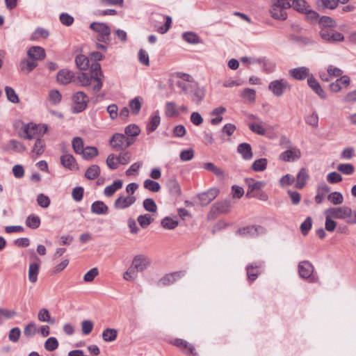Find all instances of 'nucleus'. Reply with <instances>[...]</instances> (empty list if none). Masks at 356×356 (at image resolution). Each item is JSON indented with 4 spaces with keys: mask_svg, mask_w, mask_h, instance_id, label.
<instances>
[{
    "mask_svg": "<svg viewBox=\"0 0 356 356\" xmlns=\"http://www.w3.org/2000/svg\"><path fill=\"white\" fill-rule=\"evenodd\" d=\"M269 14L276 20L284 21L287 19L286 10L291 7V0H270Z\"/></svg>",
    "mask_w": 356,
    "mask_h": 356,
    "instance_id": "nucleus-1",
    "label": "nucleus"
},
{
    "mask_svg": "<svg viewBox=\"0 0 356 356\" xmlns=\"http://www.w3.org/2000/svg\"><path fill=\"white\" fill-rule=\"evenodd\" d=\"M151 23L159 33L164 34L171 26L172 18L160 13H154L152 15Z\"/></svg>",
    "mask_w": 356,
    "mask_h": 356,
    "instance_id": "nucleus-2",
    "label": "nucleus"
},
{
    "mask_svg": "<svg viewBox=\"0 0 356 356\" xmlns=\"http://www.w3.org/2000/svg\"><path fill=\"white\" fill-rule=\"evenodd\" d=\"M134 143V138L118 133L113 134L110 140V145L115 151H124Z\"/></svg>",
    "mask_w": 356,
    "mask_h": 356,
    "instance_id": "nucleus-3",
    "label": "nucleus"
},
{
    "mask_svg": "<svg viewBox=\"0 0 356 356\" xmlns=\"http://www.w3.org/2000/svg\"><path fill=\"white\" fill-rule=\"evenodd\" d=\"M291 86L284 79L272 81L268 84V90L275 96L281 97L284 92L290 91Z\"/></svg>",
    "mask_w": 356,
    "mask_h": 356,
    "instance_id": "nucleus-4",
    "label": "nucleus"
},
{
    "mask_svg": "<svg viewBox=\"0 0 356 356\" xmlns=\"http://www.w3.org/2000/svg\"><path fill=\"white\" fill-rule=\"evenodd\" d=\"M314 266L308 261H300L298 264V273L303 279H307L309 282L314 283L318 281V277L313 275Z\"/></svg>",
    "mask_w": 356,
    "mask_h": 356,
    "instance_id": "nucleus-5",
    "label": "nucleus"
},
{
    "mask_svg": "<svg viewBox=\"0 0 356 356\" xmlns=\"http://www.w3.org/2000/svg\"><path fill=\"white\" fill-rule=\"evenodd\" d=\"M177 77L179 78V80L177 81V85L186 95L197 84L189 74L179 73Z\"/></svg>",
    "mask_w": 356,
    "mask_h": 356,
    "instance_id": "nucleus-6",
    "label": "nucleus"
},
{
    "mask_svg": "<svg viewBox=\"0 0 356 356\" xmlns=\"http://www.w3.org/2000/svg\"><path fill=\"white\" fill-rule=\"evenodd\" d=\"M325 213H327L329 217L337 219H344L350 218L353 213L352 209L346 206L339 207H331L325 211Z\"/></svg>",
    "mask_w": 356,
    "mask_h": 356,
    "instance_id": "nucleus-7",
    "label": "nucleus"
},
{
    "mask_svg": "<svg viewBox=\"0 0 356 356\" xmlns=\"http://www.w3.org/2000/svg\"><path fill=\"white\" fill-rule=\"evenodd\" d=\"M90 71L92 74L93 80L96 81V84L92 87V91L97 92L102 88V79L104 77L101 70V65L94 61L90 65Z\"/></svg>",
    "mask_w": 356,
    "mask_h": 356,
    "instance_id": "nucleus-8",
    "label": "nucleus"
},
{
    "mask_svg": "<svg viewBox=\"0 0 356 356\" xmlns=\"http://www.w3.org/2000/svg\"><path fill=\"white\" fill-rule=\"evenodd\" d=\"M74 106L72 107L73 113H80L86 109L87 106L88 97L83 92H76L72 97Z\"/></svg>",
    "mask_w": 356,
    "mask_h": 356,
    "instance_id": "nucleus-9",
    "label": "nucleus"
},
{
    "mask_svg": "<svg viewBox=\"0 0 356 356\" xmlns=\"http://www.w3.org/2000/svg\"><path fill=\"white\" fill-rule=\"evenodd\" d=\"M151 264L150 259L144 254H138L133 259L131 265L138 271H144Z\"/></svg>",
    "mask_w": 356,
    "mask_h": 356,
    "instance_id": "nucleus-10",
    "label": "nucleus"
},
{
    "mask_svg": "<svg viewBox=\"0 0 356 356\" xmlns=\"http://www.w3.org/2000/svg\"><path fill=\"white\" fill-rule=\"evenodd\" d=\"M300 157V150L298 148H292L282 152L279 156V159L284 162H294Z\"/></svg>",
    "mask_w": 356,
    "mask_h": 356,
    "instance_id": "nucleus-11",
    "label": "nucleus"
},
{
    "mask_svg": "<svg viewBox=\"0 0 356 356\" xmlns=\"http://www.w3.org/2000/svg\"><path fill=\"white\" fill-rule=\"evenodd\" d=\"M218 189L211 188L206 192L199 194L197 199L202 206H207L218 196Z\"/></svg>",
    "mask_w": 356,
    "mask_h": 356,
    "instance_id": "nucleus-12",
    "label": "nucleus"
},
{
    "mask_svg": "<svg viewBox=\"0 0 356 356\" xmlns=\"http://www.w3.org/2000/svg\"><path fill=\"white\" fill-rule=\"evenodd\" d=\"M136 201L135 196H123L118 197L114 202V207L116 209H125Z\"/></svg>",
    "mask_w": 356,
    "mask_h": 356,
    "instance_id": "nucleus-13",
    "label": "nucleus"
},
{
    "mask_svg": "<svg viewBox=\"0 0 356 356\" xmlns=\"http://www.w3.org/2000/svg\"><path fill=\"white\" fill-rule=\"evenodd\" d=\"M170 343L181 350H186L189 352L191 356H198L197 353L195 351L194 346L188 343L186 340L182 339L176 338L170 341Z\"/></svg>",
    "mask_w": 356,
    "mask_h": 356,
    "instance_id": "nucleus-14",
    "label": "nucleus"
},
{
    "mask_svg": "<svg viewBox=\"0 0 356 356\" xmlns=\"http://www.w3.org/2000/svg\"><path fill=\"white\" fill-rule=\"evenodd\" d=\"M187 95L191 98L193 102L199 105L205 97V90L197 84Z\"/></svg>",
    "mask_w": 356,
    "mask_h": 356,
    "instance_id": "nucleus-15",
    "label": "nucleus"
},
{
    "mask_svg": "<svg viewBox=\"0 0 356 356\" xmlns=\"http://www.w3.org/2000/svg\"><path fill=\"white\" fill-rule=\"evenodd\" d=\"M184 271H177L166 274L159 280V284L163 286L172 284L177 280L181 278L184 275Z\"/></svg>",
    "mask_w": 356,
    "mask_h": 356,
    "instance_id": "nucleus-16",
    "label": "nucleus"
},
{
    "mask_svg": "<svg viewBox=\"0 0 356 356\" xmlns=\"http://www.w3.org/2000/svg\"><path fill=\"white\" fill-rule=\"evenodd\" d=\"M232 205L229 200H222L214 204L211 209V212L216 213H227L231 209Z\"/></svg>",
    "mask_w": 356,
    "mask_h": 356,
    "instance_id": "nucleus-17",
    "label": "nucleus"
},
{
    "mask_svg": "<svg viewBox=\"0 0 356 356\" xmlns=\"http://www.w3.org/2000/svg\"><path fill=\"white\" fill-rule=\"evenodd\" d=\"M291 76L296 80H304L309 76V69L307 67H300L291 69L289 71Z\"/></svg>",
    "mask_w": 356,
    "mask_h": 356,
    "instance_id": "nucleus-18",
    "label": "nucleus"
},
{
    "mask_svg": "<svg viewBox=\"0 0 356 356\" xmlns=\"http://www.w3.org/2000/svg\"><path fill=\"white\" fill-rule=\"evenodd\" d=\"M245 182L248 186V190L246 193V197H252V192L256 190H260L266 186V183L262 181H255L252 178L245 179Z\"/></svg>",
    "mask_w": 356,
    "mask_h": 356,
    "instance_id": "nucleus-19",
    "label": "nucleus"
},
{
    "mask_svg": "<svg viewBox=\"0 0 356 356\" xmlns=\"http://www.w3.org/2000/svg\"><path fill=\"white\" fill-rule=\"evenodd\" d=\"M27 55L31 59L36 61L44 59L46 56L44 49L38 46H33L29 48Z\"/></svg>",
    "mask_w": 356,
    "mask_h": 356,
    "instance_id": "nucleus-20",
    "label": "nucleus"
},
{
    "mask_svg": "<svg viewBox=\"0 0 356 356\" xmlns=\"http://www.w3.org/2000/svg\"><path fill=\"white\" fill-rule=\"evenodd\" d=\"M308 86L314 90L315 93H316L321 99H325L326 98V93L321 88L318 81L311 76L307 79Z\"/></svg>",
    "mask_w": 356,
    "mask_h": 356,
    "instance_id": "nucleus-21",
    "label": "nucleus"
},
{
    "mask_svg": "<svg viewBox=\"0 0 356 356\" xmlns=\"http://www.w3.org/2000/svg\"><path fill=\"white\" fill-rule=\"evenodd\" d=\"M263 229V227L260 225H249L238 230V232L240 235L245 236H257L261 230Z\"/></svg>",
    "mask_w": 356,
    "mask_h": 356,
    "instance_id": "nucleus-22",
    "label": "nucleus"
},
{
    "mask_svg": "<svg viewBox=\"0 0 356 356\" xmlns=\"http://www.w3.org/2000/svg\"><path fill=\"white\" fill-rule=\"evenodd\" d=\"M237 152L241 154L245 160H250L253 156L252 147L249 143H243L239 144L237 147Z\"/></svg>",
    "mask_w": 356,
    "mask_h": 356,
    "instance_id": "nucleus-23",
    "label": "nucleus"
},
{
    "mask_svg": "<svg viewBox=\"0 0 356 356\" xmlns=\"http://www.w3.org/2000/svg\"><path fill=\"white\" fill-rule=\"evenodd\" d=\"M73 76L74 74L72 72L67 69H63L57 74V81L63 85H66L72 81Z\"/></svg>",
    "mask_w": 356,
    "mask_h": 356,
    "instance_id": "nucleus-24",
    "label": "nucleus"
},
{
    "mask_svg": "<svg viewBox=\"0 0 356 356\" xmlns=\"http://www.w3.org/2000/svg\"><path fill=\"white\" fill-rule=\"evenodd\" d=\"M108 207L102 201H95L91 205V212L97 215L106 214Z\"/></svg>",
    "mask_w": 356,
    "mask_h": 356,
    "instance_id": "nucleus-25",
    "label": "nucleus"
},
{
    "mask_svg": "<svg viewBox=\"0 0 356 356\" xmlns=\"http://www.w3.org/2000/svg\"><path fill=\"white\" fill-rule=\"evenodd\" d=\"M10 149L17 152H22L26 150V147L22 143L12 139L6 145L3 147V150L4 152H8Z\"/></svg>",
    "mask_w": 356,
    "mask_h": 356,
    "instance_id": "nucleus-26",
    "label": "nucleus"
},
{
    "mask_svg": "<svg viewBox=\"0 0 356 356\" xmlns=\"http://www.w3.org/2000/svg\"><path fill=\"white\" fill-rule=\"evenodd\" d=\"M23 132L24 134V136H23V138L25 139L31 140L35 138H37V124L30 123L25 125Z\"/></svg>",
    "mask_w": 356,
    "mask_h": 356,
    "instance_id": "nucleus-27",
    "label": "nucleus"
},
{
    "mask_svg": "<svg viewBox=\"0 0 356 356\" xmlns=\"http://www.w3.org/2000/svg\"><path fill=\"white\" fill-rule=\"evenodd\" d=\"M166 185L170 195L175 197H178L181 195V188L178 181L176 179H169Z\"/></svg>",
    "mask_w": 356,
    "mask_h": 356,
    "instance_id": "nucleus-28",
    "label": "nucleus"
},
{
    "mask_svg": "<svg viewBox=\"0 0 356 356\" xmlns=\"http://www.w3.org/2000/svg\"><path fill=\"white\" fill-rule=\"evenodd\" d=\"M248 279L250 282L254 281L261 273L260 266L249 265L246 267Z\"/></svg>",
    "mask_w": 356,
    "mask_h": 356,
    "instance_id": "nucleus-29",
    "label": "nucleus"
},
{
    "mask_svg": "<svg viewBox=\"0 0 356 356\" xmlns=\"http://www.w3.org/2000/svg\"><path fill=\"white\" fill-rule=\"evenodd\" d=\"M90 27L99 34H104V35H110L111 34V29L106 24L93 22L90 24Z\"/></svg>",
    "mask_w": 356,
    "mask_h": 356,
    "instance_id": "nucleus-30",
    "label": "nucleus"
},
{
    "mask_svg": "<svg viewBox=\"0 0 356 356\" xmlns=\"http://www.w3.org/2000/svg\"><path fill=\"white\" fill-rule=\"evenodd\" d=\"M204 168L209 172H211L220 179H223L225 178L224 171L220 168L215 165L212 163H204Z\"/></svg>",
    "mask_w": 356,
    "mask_h": 356,
    "instance_id": "nucleus-31",
    "label": "nucleus"
},
{
    "mask_svg": "<svg viewBox=\"0 0 356 356\" xmlns=\"http://www.w3.org/2000/svg\"><path fill=\"white\" fill-rule=\"evenodd\" d=\"M38 318L40 322L48 323L51 325L56 323L55 318L51 316L49 312L45 308H42L39 311Z\"/></svg>",
    "mask_w": 356,
    "mask_h": 356,
    "instance_id": "nucleus-32",
    "label": "nucleus"
},
{
    "mask_svg": "<svg viewBox=\"0 0 356 356\" xmlns=\"http://www.w3.org/2000/svg\"><path fill=\"white\" fill-rule=\"evenodd\" d=\"M122 181L118 179L113 181V183L104 188V193L107 197H111L117 190L122 187Z\"/></svg>",
    "mask_w": 356,
    "mask_h": 356,
    "instance_id": "nucleus-33",
    "label": "nucleus"
},
{
    "mask_svg": "<svg viewBox=\"0 0 356 356\" xmlns=\"http://www.w3.org/2000/svg\"><path fill=\"white\" fill-rule=\"evenodd\" d=\"M308 177L309 175L307 170L305 168H301L297 175L296 187L298 188H302L305 186Z\"/></svg>",
    "mask_w": 356,
    "mask_h": 356,
    "instance_id": "nucleus-34",
    "label": "nucleus"
},
{
    "mask_svg": "<svg viewBox=\"0 0 356 356\" xmlns=\"http://www.w3.org/2000/svg\"><path fill=\"white\" fill-rule=\"evenodd\" d=\"M75 63L80 70H86L90 66L89 58L83 54L76 56Z\"/></svg>",
    "mask_w": 356,
    "mask_h": 356,
    "instance_id": "nucleus-35",
    "label": "nucleus"
},
{
    "mask_svg": "<svg viewBox=\"0 0 356 356\" xmlns=\"http://www.w3.org/2000/svg\"><path fill=\"white\" fill-rule=\"evenodd\" d=\"M37 66L38 63L33 59H24L20 63L21 70L26 71L27 74L31 72Z\"/></svg>",
    "mask_w": 356,
    "mask_h": 356,
    "instance_id": "nucleus-36",
    "label": "nucleus"
},
{
    "mask_svg": "<svg viewBox=\"0 0 356 356\" xmlns=\"http://www.w3.org/2000/svg\"><path fill=\"white\" fill-rule=\"evenodd\" d=\"M165 113L167 117L172 118L179 115L177 105L173 102H168L165 104Z\"/></svg>",
    "mask_w": 356,
    "mask_h": 356,
    "instance_id": "nucleus-37",
    "label": "nucleus"
},
{
    "mask_svg": "<svg viewBox=\"0 0 356 356\" xmlns=\"http://www.w3.org/2000/svg\"><path fill=\"white\" fill-rule=\"evenodd\" d=\"M118 331L114 328H106L102 332V339L104 341L111 342L116 339Z\"/></svg>",
    "mask_w": 356,
    "mask_h": 356,
    "instance_id": "nucleus-38",
    "label": "nucleus"
},
{
    "mask_svg": "<svg viewBox=\"0 0 356 356\" xmlns=\"http://www.w3.org/2000/svg\"><path fill=\"white\" fill-rule=\"evenodd\" d=\"M39 273V265L36 263H32L29 267V280L35 283L38 280V275Z\"/></svg>",
    "mask_w": 356,
    "mask_h": 356,
    "instance_id": "nucleus-39",
    "label": "nucleus"
},
{
    "mask_svg": "<svg viewBox=\"0 0 356 356\" xmlns=\"http://www.w3.org/2000/svg\"><path fill=\"white\" fill-rule=\"evenodd\" d=\"M319 26L321 29L334 28L336 27V22L332 17L328 16H322L319 19Z\"/></svg>",
    "mask_w": 356,
    "mask_h": 356,
    "instance_id": "nucleus-40",
    "label": "nucleus"
},
{
    "mask_svg": "<svg viewBox=\"0 0 356 356\" xmlns=\"http://www.w3.org/2000/svg\"><path fill=\"white\" fill-rule=\"evenodd\" d=\"M100 168L97 165H90L86 171L85 177L90 180H93L99 177Z\"/></svg>",
    "mask_w": 356,
    "mask_h": 356,
    "instance_id": "nucleus-41",
    "label": "nucleus"
},
{
    "mask_svg": "<svg viewBox=\"0 0 356 356\" xmlns=\"http://www.w3.org/2000/svg\"><path fill=\"white\" fill-rule=\"evenodd\" d=\"M268 165V160L265 158H261L255 160L252 164V169L254 172H261L266 169Z\"/></svg>",
    "mask_w": 356,
    "mask_h": 356,
    "instance_id": "nucleus-42",
    "label": "nucleus"
},
{
    "mask_svg": "<svg viewBox=\"0 0 356 356\" xmlns=\"http://www.w3.org/2000/svg\"><path fill=\"white\" fill-rule=\"evenodd\" d=\"M291 6L299 13H305L309 6L305 0H291Z\"/></svg>",
    "mask_w": 356,
    "mask_h": 356,
    "instance_id": "nucleus-43",
    "label": "nucleus"
},
{
    "mask_svg": "<svg viewBox=\"0 0 356 356\" xmlns=\"http://www.w3.org/2000/svg\"><path fill=\"white\" fill-rule=\"evenodd\" d=\"M61 163L70 170L73 169L75 166V159L72 154H65L60 156Z\"/></svg>",
    "mask_w": 356,
    "mask_h": 356,
    "instance_id": "nucleus-44",
    "label": "nucleus"
},
{
    "mask_svg": "<svg viewBox=\"0 0 356 356\" xmlns=\"http://www.w3.org/2000/svg\"><path fill=\"white\" fill-rule=\"evenodd\" d=\"M99 154L97 148L95 147L88 146L86 147L83 152H82L81 155L84 159L90 160L95 156H97Z\"/></svg>",
    "mask_w": 356,
    "mask_h": 356,
    "instance_id": "nucleus-45",
    "label": "nucleus"
},
{
    "mask_svg": "<svg viewBox=\"0 0 356 356\" xmlns=\"http://www.w3.org/2000/svg\"><path fill=\"white\" fill-rule=\"evenodd\" d=\"M40 225V218L38 216L30 215L26 220V225L31 229H37Z\"/></svg>",
    "mask_w": 356,
    "mask_h": 356,
    "instance_id": "nucleus-46",
    "label": "nucleus"
},
{
    "mask_svg": "<svg viewBox=\"0 0 356 356\" xmlns=\"http://www.w3.org/2000/svg\"><path fill=\"white\" fill-rule=\"evenodd\" d=\"M5 92H6L7 99L9 102L14 103V104H17V103L19 102V97L13 88L10 87V86H6L5 87Z\"/></svg>",
    "mask_w": 356,
    "mask_h": 356,
    "instance_id": "nucleus-47",
    "label": "nucleus"
},
{
    "mask_svg": "<svg viewBox=\"0 0 356 356\" xmlns=\"http://www.w3.org/2000/svg\"><path fill=\"white\" fill-rule=\"evenodd\" d=\"M161 118L160 116L156 114L152 116L150 119L149 124L147 126V131L148 134L152 132L156 129L160 124Z\"/></svg>",
    "mask_w": 356,
    "mask_h": 356,
    "instance_id": "nucleus-48",
    "label": "nucleus"
},
{
    "mask_svg": "<svg viewBox=\"0 0 356 356\" xmlns=\"http://www.w3.org/2000/svg\"><path fill=\"white\" fill-rule=\"evenodd\" d=\"M77 79L80 82L81 86L87 87L91 84L93 77L92 75L89 76L86 73L81 72L77 75Z\"/></svg>",
    "mask_w": 356,
    "mask_h": 356,
    "instance_id": "nucleus-49",
    "label": "nucleus"
},
{
    "mask_svg": "<svg viewBox=\"0 0 356 356\" xmlns=\"http://www.w3.org/2000/svg\"><path fill=\"white\" fill-rule=\"evenodd\" d=\"M143 186L145 189L152 192H158L161 188L160 184L157 181L149 179L145 180Z\"/></svg>",
    "mask_w": 356,
    "mask_h": 356,
    "instance_id": "nucleus-50",
    "label": "nucleus"
},
{
    "mask_svg": "<svg viewBox=\"0 0 356 356\" xmlns=\"http://www.w3.org/2000/svg\"><path fill=\"white\" fill-rule=\"evenodd\" d=\"M72 148L76 154H81L83 152V142L81 138L75 137L73 138Z\"/></svg>",
    "mask_w": 356,
    "mask_h": 356,
    "instance_id": "nucleus-51",
    "label": "nucleus"
},
{
    "mask_svg": "<svg viewBox=\"0 0 356 356\" xmlns=\"http://www.w3.org/2000/svg\"><path fill=\"white\" fill-rule=\"evenodd\" d=\"M327 200L333 204H341L343 201V197L340 192H332L327 195Z\"/></svg>",
    "mask_w": 356,
    "mask_h": 356,
    "instance_id": "nucleus-52",
    "label": "nucleus"
},
{
    "mask_svg": "<svg viewBox=\"0 0 356 356\" xmlns=\"http://www.w3.org/2000/svg\"><path fill=\"white\" fill-rule=\"evenodd\" d=\"M138 270L131 265L123 275V278L127 281H133L138 276Z\"/></svg>",
    "mask_w": 356,
    "mask_h": 356,
    "instance_id": "nucleus-53",
    "label": "nucleus"
},
{
    "mask_svg": "<svg viewBox=\"0 0 356 356\" xmlns=\"http://www.w3.org/2000/svg\"><path fill=\"white\" fill-rule=\"evenodd\" d=\"M140 226L142 228H147L154 220L149 214L140 215L137 219Z\"/></svg>",
    "mask_w": 356,
    "mask_h": 356,
    "instance_id": "nucleus-54",
    "label": "nucleus"
},
{
    "mask_svg": "<svg viewBox=\"0 0 356 356\" xmlns=\"http://www.w3.org/2000/svg\"><path fill=\"white\" fill-rule=\"evenodd\" d=\"M337 170L343 175H350L354 172L355 168L350 163H341L338 165Z\"/></svg>",
    "mask_w": 356,
    "mask_h": 356,
    "instance_id": "nucleus-55",
    "label": "nucleus"
},
{
    "mask_svg": "<svg viewBox=\"0 0 356 356\" xmlns=\"http://www.w3.org/2000/svg\"><path fill=\"white\" fill-rule=\"evenodd\" d=\"M144 209L149 212L154 213L157 211V206L154 200L152 198H147L143 201Z\"/></svg>",
    "mask_w": 356,
    "mask_h": 356,
    "instance_id": "nucleus-56",
    "label": "nucleus"
},
{
    "mask_svg": "<svg viewBox=\"0 0 356 356\" xmlns=\"http://www.w3.org/2000/svg\"><path fill=\"white\" fill-rule=\"evenodd\" d=\"M44 146H45L44 141L43 140H42L41 138H38L35 142V144H34V146L33 148V152L34 153H35L38 156H40L44 152Z\"/></svg>",
    "mask_w": 356,
    "mask_h": 356,
    "instance_id": "nucleus-57",
    "label": "nucleus"
},
{
    "mask_svg": "<svg viewBox=\"0 0 356 356\" xmlns=\"http://www.w3.org/2000/svg\"><path fill=\"white\" fill-rule=\"evenodd\" d=\"M182 38L185 41L190 44H197L200 42L198 35L193 32L184 33Z\"/></svg>",
    "mask_w": 356,
    "mask_h": 356,
    "instance_id": "nucleus-58",
    "label": "nucleus"
},
{
    "mask_svg": "<svg viewBox=\"0 0 356 356\" xmlns=\"http://www.w3.org/2000/svg\"><path fill=\"white\" fill-rule=\"evenodd\" d=\"M129 106L134 115H137L141 108V102L139 97H136L129 102Z\"/></svg>",
    "mask_w": 356,
    "mask_h": 356,
    "instance_id": "nucleus-59",
    "label": "nucleus"
},
{
    "mask_svg": "<svg viewBox=\"0 0 356 356\" xmlns=\"http://www.w3.org/2000/svg\"><path fill=\"white\" fill-rule=\"evenodd\" d=\"M312 226V218L307 217L305 221L300 225V231L302 235L306 236L308 234Z\"/></svg>",
    "mask_w": 356,
    "mask_h": 356,
    "instance_id": "nucleus-60",
    "label": "nucleus"
},
{
    "mask_svg": "<svg viewBox=\"0 0 356 356\" xmlns=\"http://www.w3.org/2000/svg\"><path fill=\"white\" fill-rule=\"evenodd\" d=\"M37 332V327L34 323L27 324L24 328V334L29 338L33 337Z\"/></svg>",
    "mask_w": 356,
    "mask_h": 356,
    "instance_id": "nucleus-61",
    "label": "nucleus"
},
{
    "mask_svg": "<svg viewBox=\"0 0 356 356\" xmlns=\"http://www.w3.org/2000/svg\"><path fill=\"white\" fill-rule=\"evenodd\" d=\"M81 331L84 335H88L93 329L94 324L90 320H84L81 323Z\"/></svg>",
    "mask_w": 356,
    "mask_h": 356,
    "instance_id": "nucleus-62",
    "label": "nucleus"
},
{
    "mask_svg": "<svg viewBox=\"0 0 356 356\" xmlns=\"http://www.w3.org/2000/svg\"><path fill=\"white\" fill-rule=\"evenodd\" d=\"M58 346V341L55 337H49L44 343V348L48 351H54Z\"/></svg>",
    "mask_w": 356,
    "mask_h": 356,
    "instance_id": "nucleus-63",
    "label": "nucleus"
},
{
    "mask_svg": "<svg viewBox=\"0 0 356 356\" xmlns=\"http://www.w3.org/2000/svg\"><path fill=\"white\" fill-rule=\"evenodd\" d=\"M161 225L165 229H173L178 225V222L169 217H165L162 220Z\"/></svg>",
    "mask_w": 356,
    "mask_h": 356,
    "instance_id": "nucleus-64",
    "label": "nucleus"
}]
</instances>
